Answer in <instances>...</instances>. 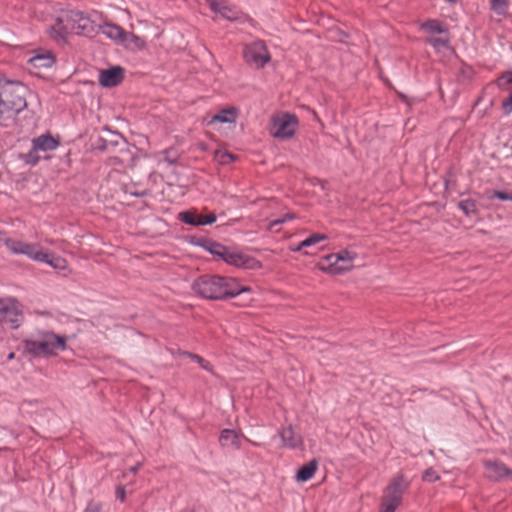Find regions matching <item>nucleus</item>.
<instances>
[{"label": "nucleus", "mask_w": 512, "mask_h": 512, "mask_svg": "<svg viewBox=\"0 0 512 512\" xmlns=\"http://www.w3.org/2000/svg\"><path fill=\"white\" fill-rule=\"evenodd\" d=\"M178 219L191 226H200V216L195 210H186L178 214Z\"/></svg>", "instance_id": "nucleus-26"}, {"label": "nucleus", "mask_w": 512, "mask_h": 512, "mask_svg": "<svg viewBox=\"0 0 512 512\" xmlns=\"http://www.w3.org/2000/svg\"><path fill=\"white\" fill-rule=\"evenodd\" d=\"M193 291L203 298L210 300H221L233 298L251 288L241 285L237 279L217 275H203L192 284Z\"/></svg>", "instance_id": "nucleus-1"}, {"label": "nucleus", "mask_w": 512, "mask_h": 512, "mask_svg": "<svg viewBox=\"0 0 512 512\" xmlns=\"http://www.w3.org/2000/svg\"><path fill=\"white\" fill-rule=\"evenodd\" d=\"M205 248L213 255L218 256L222 259L226 247L217 242H208Z\"/></svg>", "instance_id": "nucleus-33"}, {"label": "nucleus", "mask_w": 512, "mask_h": 512, "mask_svg": "<svg viewBox=\"0 0 512 512\" xmlns=\"http://www.w3.org/2000/svg\"><path fill=\"white\" fill-rule=\"evenodd\" d=\"M14 357H15V354L12 352V353H10V354L8 355V357H7V358H8V360H12V359H14Z\"/></svg>", "instance_id": "nucleus-43"}, {"label": "nucleus", "mask_w": 512, "mask_h": 512, "mask_svg": "<svg viewBox=\"0 0 512 512\" xmlns=\"http://www.w3.org/2000/svg\"><path fill=\"white\" fill-rule=\"evenodd\" d=\"M243 56L249 65L256 68H263L271 60L268 49L265 43L261 40L254 41L246 45Z\"/></svg>", "instance_id": "nucleus-8"}, {"label": "nucleus", "mask_w": 512, "mask_h": 512, "mask_svg": "<svg viewBox=\"0 0 512 512\" xmlns=\"http://www.w3.org/2000/svg\"><path fill=\"white\" fill-rule=\"evenodd\" d=\"M421 29L428 34H447L446 27L436 19H430L421 24Z\"/></svg>", "instance_id": "nucleus-23"}, {"label": "nucleus", "mask_w": 512, "mask_h": 512, "mask_svg": "<svg viewBox=\"0 0 512 512\" xmlns=\"http://www.w3.org/2000/svg\"><path fill=\"white\" fill-rule=\"evenodd\" d=\"M216 157L221 164H228L234 160V156L228 152H217Z\"/></svg>", "instance_id": "nucleus-35"}, {"label": "nucleus", "mask_w": 512, "mask_h": 512, "mask_svg": "<svg viewBox=\"0 0 512 512\" xmlns=\"http://www.w3.org/2000/svg\"><path fill=\"white\" fill-rule=\"evenodd\" d=\"M116 497H117V499H119L121 502H124V501H125L126 492H125V487H124V486L119 485V486L116 488Z\"/></svg>", "instance_id": "nucleus-39"}, {"label": "nucleus", "mask_w": 512, "mask_h": 512, "mask_svg": "<svg viewBox=\"0 0 512 512\" xmlns=\"http://www.w3.org/2000/svg\"><path fill=\"white\" fill-rule=\"evenodd\" d=\"M318 462L313 459L307 464L300 467L297 471L295 479L297 482H306L312 479L317 471Z\"/></svg>", "instance_id": "nucleus-20"}, {"label": "nucleus", "mask_w": 512, "mask_h": 512, "mask_svg": "<svg viewBox=\"0 0 512 512\" xmlns=\"http://www.w3.org/2000/svg\"><path fill=\"white\" fill-rule=\"evenodd\" d=\"M247 441H248L249 443H251L252 445H254V446H259V445H260V444H258V443H256V442L251 441V440H248V439H247Z\"/></svg>", "instance_id": "nucleus-45"}, {"label": "nucleus", "mask_w": 512, "mask_h": 512, "mask_svg": "<svg viewBox=\"0 0 512 512\" xmlns=\"http://www.w3.org/2000/svg\"><path fill=\"white\" fill-rule=\"evenodd\" d=\"M216 215L209 213L205 216H200V225H211L216 221Z\"/></svg>", "instance_id": "nucleus-36"}, {"label": "nucleus", "mask_w": 512, "mask_h": 512, "mask_svg": "<svg viewBox=\"0 0 512 512\" xmlns=\"http://www.w3.org/2000/svg\"><path fill=\"white\" fill-rule=\"evenodd\" d=\"M493 196L502 201L512 200V193H507L503 191H494Z\"/></svg>", "instance_id": "nucleus-38"}, {"label": "nucleus", "mask_w": 512, "mask_h": 512, "mask_svg": "<svg viewBox=\"0 0 512 512\" xmlns=\"http://www.w3.org/2000/svg\"><path fill=\"white\" fill-rule=\"evenodd\" d=\"M237 118V110L234 107L222 109L219 113L215 114L209 124L215 122L219 123H234Z\"/></svg>", "instance_id": "nucleus-21"}, {"label": "nucleus", "mask_w": 512, "mask_h": 512, "mask_svg": "<svg viewBox=\"0 0 512 512\" xmlns=\"http://www.w3.org/2000/svg\"><path fill=\"white\" fill-rule=\"evenodd\" d=\"M496 85L501 90L509 91V95L502 101V110L505 115L512 113V70L506 71L496 79Z\"/></svg>", "instance_id": "nucleus-10"}, {"label": "nucleus", "mask_w": 512, "mask_h": 512, "mask_svg": "<svg viewBox=\"0 0 512 512\" xmlns=\"http://www.w3.org/2000/svg\"><path fill=\"white\" fill-rule=\"evenodd\" d=\"M484 468L485 475L492 480H501L512 477V470H510L505 464L498 461H485Z\"/></svg>", "instance_id": "nucleus-12"}, {"label": "nucleus", "mask_w": 512, "mask_h": 512, "mask_svg": "<svg viewBox=\"0 0 512 512\" xmlns=\"http://www.w3.org/2000/svg\"><path fill=\"white\" fill-rule=\"evenodd\" d=\"M328 239V236L321 233L311 234L309 237L301 241L296 247L292 250L295 252L301 251L303 248L311 247L318 244L321 241H325Z\"/></svg>", "instance_id": "nucleus-24"}, {"label": "nucleus", "mask_w": 512, "mask_h": 512, "mask_svg": "<svg viewBox=\"0 0 512 512\" xmlns=\"http://www.w3.org/2000/svg\"><path fill=\"white\" fill-rule=\"evenodd\" d=\"M508 0H491L490 2V8L491 10L496 13L497 15L504 16L507 14L508 11Z\"/></svg>", "instance_id": "nucleus-29"}, {"label": "nucleus", "mask_w": 512, "mask_h": 512, "mask_svg": "<svg viewBox=\"0 0 512 512\" xmlns=\"http://www.w3.org/2000/svg\"><path fill=\"white\" fill-rule=\"evenodd\" d=\"M409 487V481L402 474L392 479L383 492L380 512H395L400 506L402 495Z\"/></svg>", "instance_id": "nucleus-6"}, {"label": "nucleus", "mask_w": 512, "mask_h": 512, "mask_svg": "<svg viewBox=\"0 0 512 512\" xmlns=\"http://www.w3.org/2000/svg\"><path fill=\"white\" fill-rule=\"evenodd\" d=\"M7 248L13 254L24 255L33 261L45 263L57 271H64L68 268L66 259L44 250L39 243H29L12 238L7 243Z\"/></svg>", "instance_id": "nucleus-2"}, {"label": "nucleus", "mask_w": 512, "mask_h": 512, "mask_svg": "<svg viewBox=\"0 0 512 512\" xmlns=\"http://www.w3.org/2000/svg\"><path fill=\"white\" fill-rule=\"evenodd\" d=\"M294 218V215L293 214H286L283 218L281 219H277V220H274L273 222H271V226H275V225H278V224H282L284 223L285 221L287 220H291Z\"/></svg>", "instance_id": "nucleus-40"}, {"label": "nucleus", "mask_w": 512, "mask_h": 512, "mask_svg": "<svg viewBox=\"0 0 512 512\" xmlns=\"http://www.w3.org/2000/svg\"><path fill=\"white\" fill-rule=\"evenodd\" d=\"M11 240L12 238L8 237L5 231L0 230V245L4 244L7 247V243Z\"/></svg>", "instance_id": "nucleus-41"}, {"label": "nucleus", "mask_w": 512, "mask_h": 512, "mask_svg": "<svg viewBox=\"0 0 512 512\" xmlns=\"http://www.w3.org/2000/svg\"><path fill=\"white\" fill-rule=\"evenodd\" d=\"M102 509V505L96 501H89L84 512H100Z\"/></svg>", "instance_id": "nucleus-37"}, {"label": "nucleus", "mask_w": 512, "mask_h": 512, "mask_svg": "<svg viewBox=\"0 0 512 512\" xmlns=\"http://www.w3.org/2000/svg\"><path fill=\"white\" fill-rule=\"evenodd\" d=\"M22 321L23 315L17 302L12 299H0V322L9 324L15 329Z\"/></svg>", "instance_id": "nucleus-9"}, {"label": "nucleus", "mask_w": 512, "mask_h": 512, "mask_svg": "<svg viewBox=\"0 0 512 512\" xmlns=\"http://www.w3.org/2000/svg\"><path fill=\"white\" fill-rule=\"evenodd\" d=\"M278 435L281 438L283 447L295 449L303 444L301 435L291 425L281 428L278 431Z\"/></svg>", "instance_id": "nucleus-15"}, {"label": "nucleus", "mask_w": 512, "mask_h": 512, "mask_svg": "<svg viewBox=\"0 0 512 512\" xmlns=\"http://www.w3.org/2000/svg\"><path fill=\"white\" fill-rule=\"evenodd\" d=\"M29 63L35 68H49L55 63V56L51 51L37 50Z\"/></svg>", "instance_id": "nucleus-17"}, {"label": "nucleus", "mask_w": 512, "mask_h": 512, "mask_svg": "<svg viewBox=\"0 0 512 512\" xmlns=\"http://www.w3.org/2000/svg\"><path fill=\"white\" fill-rule=\"evenodd\" d=\"M141 464L140 463H137L136 465H134L133 467L130 468V471L135 474L137 473V471L139 470Z\"/></svg>", "instance_id": "nucleus-42"}, {"label": "nucleus", "mask_w": 512, "mask_h": 512, "mask_svg": "<svg viewBox=\"0 0 512 512\" xmlns=\"http://www.w3.org/2000/svg\"><path fill=\"white\" fill-rule=\"evenodd\" d=\"M222 259L230 264L237 267L243 266L245 264L244 256L238 252L230 251L227 247L222 256Z\"/></svg>", "instance_id": "nucleus-25"}, {"label": "nucleus", "mask_w": 512, "mask_h": 512, "mask_svg": "<svg viewBox=\"0 0 512 512\" xmlns=\"http://www.w3.org/2000/svg\"><path fill=\"white\" fill-rule=\"evenodd\" d=\"M356 258V252L343 249L324 256L319 263V268L332 275H341L353 269Z\"/></svg>", "instance_id": "nucleus-5"}, {"label": "nucleus", "mask_w": 512, "mask_h": 512, "mask_svg": "<svg viewBox=\"0 0 512 512\" xmlns=\"http://www.w3.org/2000/svg\"><path fill=\"white\" fill-rule=\"evenodd\" d=\"M39 151L35 149L32 145V148L29 152L22 156L23 161L31 166H35L40 161Z\"/></svg>", "instance_id": "nucleus-30"}, {"label": "nucleus", "mask_w": 512, "mask_h": 512, "mask_svg": "<svg viewBox=\"0 0 512 512\" xmlns=\"http://www.w3.org/2000/svg\"><path fill=\"white\" fill-rule=\"evenodd\" d=\"M102 33L110 39L123 41L126 36L125 30L116 24L106 23L101 27Z\"/></svg>", "instance_id": "nucleus-22"}, {"label": "nucleus", "mask_w": 512, "mask_h": 512, "mask_svg": "<svg viewBox=\"0 0 512 512\" xmlns=\"http://www.w3.org/2000/svg\"><path fill=\"white\" fill-rule=\"evenodd\" d=\"M459 209L463 211L466 216H474L478 214L477 204L475 200L465 199L458 203Z\"/></svg>", "instance_id": "nucleus-27"}, {"label": "nucleus", "mask_w": 512, "mask_h": 512, "mask_svg": "<svg viewBox=\"0 0 512 512\" xmlns=\"http://www.w3.org/2000/svg\"><path fill=\"white\" fill-rule=\"evenodd\" d=\"M25 351L34 357L56 356L67 348V338L52 331H39L23 341Z\"/></svg>", "instance_id": "nucleus-3"}, {"label": "nucleus", "mask_w": 512, "mask_h": 512, "mask_svg": "<svg viewBox=\"0 0 512 512\" xmlns=\"http://www.w3.org/2000/svg\"><path fill=\"white\" fill-rule=\"evenodd\" d=\"M240 439L241 435H239L235 430L224 429L221 431L219 442L223 447H233L239 449L241 446Z\"/></svg>", "instance_id": "nucleus-19"}, {"label": "nucleus", "mask_w": 512, "mask_h": 512, "mask_svg": "<svg viewBox=\"0 0 512 512\" xmlns=\"http://www.w3.org/2000/svg\"><path fill=\"white\" fill-rule=\"evenodd\" d=\"M2 85L0 126H3L6 120L12 119L27 106L25 99L26 88L21 83L17 84L3 78Z\"/></svg>", "instance_id": "nucleus-4"}, {"label": "nucleus", "mask_w": 512, "mask_h": 512, "mask_svg": "<svg viewBox=\"0 0 512 512\" xmlns=\"http://www.w3.org/2000/svg\"><path fill=\"white\" fill-rule=\"evenodd\" d=\"M124 77V69L120 66H114L100 71L99 83L103 87H114L118 85Z\"/></svg>", "instance_id": "nucleus-13"}, {"label": "nucleus", "mask_w": 512, "mask_h": 512, "mask_svg": "<svg viewBox=\"0 0 512 512\" xmlns=\"http://www.w3.org/2000/svg\"><path fill=\"white\" fill-rule=\"evenodd\" d=\"M67 22L74 25L72 32L77 34L83 33L90 26L89 18H87L82 12H67Z\"/></svg>", "instance_id": "nucleus-18"}, {"label": "nucleus", "mask_w": 512, "mask_h": 512, "mask_svg": "<svg viewBox=\"0 0 512 512\" xmlns=\"http://www.w3.org/2000/svg\"><path fill=\"white\" fill-rule=\"evenodd\" d=\"M422 478L424 481H427V482H435L439 479V476L435 470H433L432 468H429V469L425 470Z\"/></svg>", "instance_id": "nucleus-34"}, {"label": "nucleus", "mask_w": 512, "mask_h": 512, "mask_svg": "<svg viewBox=\"0 0 512 512\" xmlns=\"http://www.w3.org/2000/svg\"><path fill=\"white\" fill-rule=\"evenodd\" d=\"M32 145L39 152L53 151L60 145L59 138H54L50 134L40 135L32 140Z\"/></svg>", "instance_id": "nucleus-16"}, {"label": "nucleus", "mask_w": 512, "mask_h": 512, "mask_svg": "<svg viewBox=\"0 0 512 512\" xmlns=\"http://www.w3.org/2000/svg\"><path fill=\"white\" fill-rule=\"evenodd\" d=\"M73 29L74 25L67 22V13H65L63 16L57 18L55 25L50 27L49 34L59 42L65 41L67 35L71 33Z\"/></svg>", "instance_id": "nucleus-14"}, {"label": "nucleus", "mask_w": 512, "mask_h": 512, "mask_svg": "<svg viewBox=\"0 0 512 512\" xmlns=\"http://www.w3.org/2000/svg\"><path fill=\"white\" fill-rule=\"evenodd\" d=\"M298 127V119L294 114L282 113L271 120V134L278 139H289L294 136Z\"/></svg>", "instance_id": "nucleus-7"}, {"label": "nucleus", "mask_w": 512, "mask_h": 512, "mask_svg": "<svg viewBox=\"0 0 512 512\" xmlns=\"http://www.w3.org/2000/svg\"><path fill=\"white\" fill-rule=\"evenodd\" d=\"M448 3L455 4L459 2V0H446Z\"/></svg>", "instance_id": "nucleus-44"}, {"label": "nucleus", "mask_w": 512, "mask_h": 512, "mask_svg": "<svg viewBox=\"0 0 512 512\" xmlns=\"http://www.w3.org/2000/svg\"><path fill=\"white\" fill-rule=\"evenodd\" d=\"M427 42L436 50L441 51L449 47V37L448 33L444 34V36L439 37H430L427 39Z\"/></svg>", "instance_id": "nucleus-28"}, {"label": "nucleus", "mask_w": 512, "mask_h": 512, "mask_svg": "<svg viewBox=\"0 0 512 512\" xmlns=\"http://www.w3.org/2000/svg\"><path fill=\"white\" fill-rule=\"evenodd\" d=\"M122 42H125L127 44H133L138 49H141L145 46V41L141 37L133 33L126 32V36L124 37V40Z\"/></svg>", "instance_id": "nucleus-32"}, {"label": "nucleus", "mask_w": 512, "mask_h": 512, "mask_svg": "<svg viewBox=\"0 0 512 512\" xmlns=\"http://www.w3.org/2000/svg\"><path fill=\"white\" fill-rule=\"evenodd\" d=\"M183 355L189 357L191 360L198 363L201 366V368H203L204 370H206L208 372H212L211 364L208 361H206L204 358H202L201 356L194 354V353H190V352H184Z\"/></svg>", "instance_id": "nucleus-31"}, {"label": "nucleus", "mask_w": 512, "mask_h": 512, "mask_svg": "<svg viewBox=\"0 0 512 512\" xmlns=\"http://www.w3.org/2000/svg\"><path fill=\"white\" fill-rule=\"evenodd\" d=\"M209 7L214 13L229 21H235L239 17L237 8L230 5L227 0H210Z\"/></svg>", "instance_id": "nucleus-11"}]
</instances>
